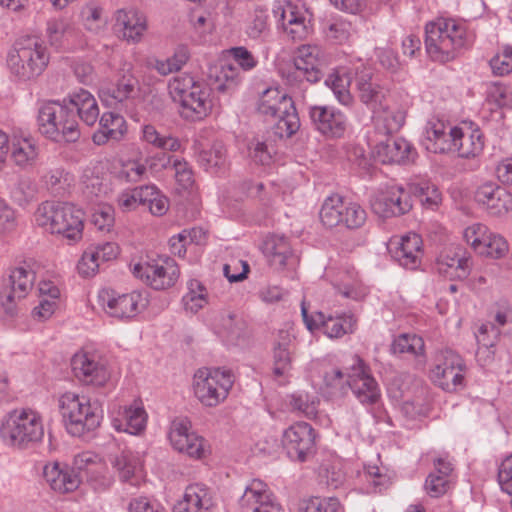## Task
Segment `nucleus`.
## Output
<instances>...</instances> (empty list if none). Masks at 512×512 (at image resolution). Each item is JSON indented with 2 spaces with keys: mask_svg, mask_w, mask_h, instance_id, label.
<instances>
[{
  "mask_svg": "<svg viewBox=\"0 0 512 512\" xmlns=\"http://www.w3.org/2000/svg\"><path fill=\"white\" fill-rule=\"evenodd\" d=\"M262 251L269 266L275 271L294 269L298 263L288 238L283 235H269L263 242Z\"/></svg>",
  "mask_w": 512,
  "mask_h": 512,
  "instance_id": "nucleus-30",
  "label": "nucleus"
},
{
  "mask_svg": "<svg viewBox=\"0 0 512 512\" xmlns=\"http://www.w3.org/2000/svg\"><path fill=\"white\" fill-rule=\"evenodd\" d=\"M268 14L264 9H255L246 25V34L251 39L263 38L268 32Z\"/></svg>",
  "mask_w": 512,
  "mask_h": 512,
  "instance_id": "nucleus-63",
  "label": "nucleus"
},
{
  "mask_svg": "<svg viewBox=\"0 0 512 512\" xmlns=\"http://www.w3.org/2000/svg\"><path fill=\"white\" fill-rule=\"evenodd\" d=\"M192 425L187 418H176L172 421L169 440L175 450L193 459L205 457L207 448L205 439L191 431Z\"/></svg>",
  "mask_w": 512,
  "mask_h": 512,
  "instance_id": "nucleus-21",
  "label": "nucleus"
},
{
  "mask_svg": "<svg viewBox=\"0 0 512 512\" xmlns=\"http://www.w3.org/2000/svg\"><path fill=\"white\" fill-rule=\"evenodd\" d=\"M466 364L460 354H440L430 369L431 381L446 392L465 386Z\"/></svg>",
  "mask_w": 512,
  "mask_h": 512,
  "instance_id": "nucleus-16",
  "label": "nucleus"
},
{
  "mask_svg": "<svg viewBox=\"0 0 512 512\" xmlns=\"http://www.w3.org/2000/svg\"><path fill=\"white\" fill-rule=\"evenodd\" d=\"M37 185L29 177H21L10 190V196L19 206L30 203L36 196Z\"/></svg>",
  "mask_w": 512,
  "mask_h": 512,
  "instance_id": "nucleus-53",
  "label": "nucleus"
},
{
  "mask_svg": "<svg viewBox=\"0 0 512 512\" xmlns=\"http://www.w3.org/2000/svg\"><path fill=\"white\" fill-rule=\"evenodd\" d=\"M142 140L154 148L164 151L177 152L181 150L180 140L170 134H160L157 129L151 125L142 127Z\"/></svg>",
  "mask_w": 512,
  "mask_h": 512,
  "instance_id": "nucleus-47",
  "label": "nucleus"
},
{
  "mask_svg": "<svg viewBox=\"0 0 512 512\" xmlns=\"http://www.w3.org/2000/svg\"><path fill=\"white\" fill-rule=\"evenodd\" d=\"M198 81L189 74H179L172 77L168 82V93L172 101L179 104Z\"/></svg>",
  "mask_w": 512,
  "mask_h": 512,
  "instance_id": "nucleus-52",
  "label": "nucleus"
},
{
  "mask_svg": "<svg viewBox=\"0 0 512 512\" xmlns=\"http://www.w3.org/2000/svg\"><path fill=\"white\" fill-rule=\"evenodd\" d=\"M72 371L86 384L103 386L110 378L106 360L100 354H73Z\"/></svg>",
  "mask_w": 512,
  "mask_h": 512,
  "instance_id": "nucleus-25",
  "label": "nucleus"
},
{
  "mask_svg": "<svg viewBox=\"0 0 512 512\" xmlns=\"http://www.w3.org/2000/svg\"><path fill=\"white\" fill-rule=\"evenodd\" d=\"M46 35L52 46L70 49L76 46L80 31L62 18H52L47 21Z\"/></svg>",
  "mask_w": 512,
  "mask_h": 512,
  "instance_id": "nucleus-43",
  "label": "nucleus"
},
{
  "mask_svg": "<svg viewBox=\"0 0 512 512\" xmlns=\"http://www.w3.org/2000/svg\"><path fill=\"white\" fill-rule=\"evenodd\" d=\"M239 505L252 512H283L268 485L260 479L249 482L239 499Z\"/></svg>",
  "mask_w": 512,
  "mask_h": 512,
  "instance_id": "nucleus-28",
  "label": "nucleus"
},
{
  "mask_svg": "<svg viewBox=\"0 0 512 512\" xmlns=\"http://www.w3.org/2000/svg\"><path fill=\"white\" fill-rule=\"evenodd\" d=\"M323 51L320 46L306 44L298 47L293 57V70L287 74L286 81L290 87H298L300 92L308 84L317 83L322 78L321 66Z\"/></svg>",
  "mask_w": 512,
  "mask_h": 512,
  "instance_id": "nucleus-11",
  "label": "nucleus"
},
{
  "mask_svg": "<svg viewBox=\"0 0 512 512\" xmlns=\"http://www.w3.org/2000/svg\"><path fill=\"white\" fill-rule=\"evenodd\" d=\"M410 192L414 193L420 199L423 207L435 210L442 202V195L439 189L428 181L412 183Z\"/></svg>",
  "mask_w": 512,
  "mask_h": 512,
  "instance_id": "nucleus-50",
  "label": "nucleus"
},
{
  "mask_svg": "<svg viewBox=\"0 0 512 512\" xmlns=\"http://www.w3.org/2000/svg\"><path fill=\"white\" fill-rule=\"evenodd\" d=\"M463 239L478 255L500 259L509 251L508 242L482 223H473L463 230Z\"/></svg>",
  "mask_w": 512,
  "mask_h": 512,
  "instance_id": "nucleus-13",
  "label": "nucleus"
},
{
  "mask_svg": "<svg viewBox=\"0 0 512 512\" xmlns=\"http://www.w3.org/2000/svg\"><path fill=\"white\" fill-rule=\"evenodd\" d=\"M152 192V184L137 186L122 190L117 196V204L123 212L136 210L146 205V200Z\"/></svg>",
  "mask_w": 512,
  "mask_h": 512,
  "instance_id": "nucleus-46",
  "label": "nucleus"
},
{
  "mask_svg": "<svg viewBox=\"0 0 512 512\" xmlns=\"http://www.w3.org/2000/svg\"><path fill=\"white\" fill-rule=\"evenodd\" d=\"M235 382L233 371L225 367H201L192 377V391L205 408H215L226 401Z\"/></svg>",
  "mask_w": 512,
  "mask_h": 512,
  "instance_id": "nucleus-8",
  "label": "nucleus"
},
{
  "mask_svg": "<svg viewBox=\"0 0 512 512\" xmlns=\"http://www.w3.org/2000/svg\"><path fill=\"white\" fill-rule=\"evenodd\" d=\"M453 150L458 156L465 159H476L482 155L485 140L480 128L470 122L454 126Z\"/></svg>",
  "mask_w": 512,
  "mask_h": 512,
  "instance_id": "nucleus-32",
  "label": "nucleus"
},
{
  "mask_svg": "<svg viewBox=\"0 0 512 512\" xmlns=\"http://www.w3.org/2000/svg\"><path fill=\"white\" fill-rule=\"evenodd\" d=\"M83 193L90 199L100 197L107 192V186L98 174L91 169H86L81 177Z\"/></svg>",
  "mask_w": 512,
  "mask_h": 512,
  "instance_id": "nucleus-60",
  "label": "nucleus"
},
{
  "mask_svg": "<svg viewBox=\"0 0 512 512\" xmlns=\"http://www.w3.org/2000/svg\"><path fill=\"white\" fill-rule=\"evenodd\" d=\"M353 364L348 368L349 390L363 405L375 404L380 398V390L376 380L371 376L369 368L354 354Z\"/></svg>",
  "mask_w": 512,
  "mask_h": 512,
  "instance_id": "nucleus-22",
  "label": "nucleus"
},
{
  "mask_svg": "<svg viewBox=\"0 0 512 512\" xmlns=\"http://www.w3.org/2000/svg\"><path fill=\"white\" fill-rule=\"evenodd\" d=\"M84 213L68 202L44 201L33 213V224L43 232L77 241L83 233Z\"/></svg>",
  "mask_w": 512,
  "mask_h": 512,
  "instance_id": "nucleus-3",
  "label": "nucleus"
},
{
  "mask_svg": "<svg viewBox=\"0 0 512 512\" xmlns=\"http://www.w3.org/2000/svg\"><path fill=\"white\" fill-rule=\"evenodd\" d=\"M185 492L202 512H208L214 506V493L203 483L190 484Z\"/></svg>",
  "mask_w": 512,
  "mask_h": 512,
  "instance_id": "nucleus-55",
  "label": "nucleus"
},
{
  "mask_svg": "<svg viewBox=\"0 0 512 512\" xmlns=\"http://www.w3.org/2000/svg\"><path fill=\"white\" fill-rule=\"evenodd\" d=\"M301 314L309 331L321 329L331 339L341 338L346 334L353 333L356 329L357 320L352 314L326 315L317 311L309 315L304 302L301 304Z\"/></svg>",
  "mask_w": 512,
  "mask_h": 512,
  "instance_id": "nucleus-17",
  "label": "nucleus"
},
{
  "mask_svg": "<svg viewBox=\"0 0 512 512\" xmlns=\"http://www.w3.org/2000/svg\"><path fill=\"white\" fill-rule=\"evenodd\" d=\"M59 409L68 433L73 436L81 437L100 425L101 415L85 396L66 392L59 398Z\"/></svg>",
  "mask_w": 512,
  "mask_h": 512,
  "instance_id": "nucleus-9",
  "label": "nucleus"
},
{
  "mask_svg": "<svg viewBox=\"0 0 512 512\" xmlns=\"http://www.w3.org/2000/svg\"><path fill=\"white\" fill-rule=\"evenodd\" d=\"M133 274L155 290L173 286L179 277V268L173 259L166 258L152 262L137 263Z\"/></svg>",
  "mask_w": 512,
  "mask_h": 512,
  "instance_id": "nucleus-19",
  "label": "nucleus"
},
{
  "mask_svg": "<svg viewBox=\"0 0 512 512\" xmlns=\"http://www.w3.org/2000/svg\"><path fill=\"white\" fill-rule=\"evenodd\" d=\"M43 436L42 417L33 409H14L2 419L0 437L10 447L27 449L40 442Z\"/></svg>",
  "mask_w": 512,
  "mask_h": 512,
  "instance_id": "nucleus-7",
  "label": "nucleus"
},
{
  "mask_svg": "<svg viewBox=\"0 0 512 512\" xmlns=\"http://www.w3.org/2000/svg\"><path fill=\"white\" fill-rule=\"evenodd\" d=\"M387 249L399 265L414 270L421 263L423 241L419 234L408 232L404 235L390 238Z\"/></svg>",
  "mask_w": 512,
  "mask_h": 512,
  "instance_id": "nucleus-23",
  "label": "nucleus"
},
{
  "mask_svg": "<svg viewBox=\"0 0 512 512\" xmlns=\"http://www.w3.org/2000/svg\"><path fill=\"white\" fill-rule=\"evenodd\" d=\"M256 109L259 114L274 121V133L280 138H289L300 128V118L292 97L277 87H269L260 94Z\"/></svg>",
  "mask_w": 512,
  "mask_h": 512,
  "instance_id": "nucleus-6",
  "label": "nucleus"
},
{
  "mask_svg": "<svg viewBox=\"0 0 512 512\" xmlns=\"http://www.w3.org/2000/svg\"><path fill=\"white\" fill-rule=\"evenodd\" d=\"M43 477L51 489L59 493L72 492L80 484L79 475L74 469L59 462L47 463L43 467Z\"/></svg>",
  "mask_w": 512,
  "mask_h": 512,
  "instance_id": "nucleus-39",
  "label": "nucleus"
},
{
  "mask_svg": "<svg viewBox=\"0 0 512 512\" xmlns=\"http://www.w3.org/2000/svg\"><path fill=\"white\" fill-rule=\"evenodd\" d=\"M105 106L134 115L141 102V92L138 80L132 75H125L116 84L103 88L99 93Z\"/></svg>",
  "mask_w": 512,
  "mask_h": 512,
  "instance_id": "nucleus-14",
  "label": "nucleus"
},
{
  "mask_svg": "<svg viewBox=\"0 0 512 512\" xmlns=\"http://www.w3.org/2000/svg\"><path fill=\"white\" fill-rule=\"evenodd\" d=\"M471 268V256L460 246L443 249L435 262L436 271L451 280L467 278Z\"/></svg>",
  "mask_w": 512,
  "mask_h": 512,
  "instance_id": "nucleus-29",
  "label": "nucleus"
},
{
  "mask_svg": "<svg viewBox=\"0 0 512 512\" xmlns=\"http://www.w3.org/2000/svg\"><path fill=\"white\" fill-rule=\"evenodd\" d=\"M355 82L359 100L372 113L374 129L380 135L397 132L405 123V112L388 105V90L373 81L372 72L361 61L355 63Z\"/></svg>",
  "mask_w": 512,
  "mask_h": 512,
  "instance_id": "nucleus-1",
  "label": "nucleus"
},
{
  "mask_svg": "<svg viewBox=\"0 0 512 512\" xmlns=\"http://www.w3.org/2000/svg\"><path fill=\"white\" fill-rule=\"evenodd\" d=\"M97 456L91 452H83L75 456L74 466L79 471H85L87 474H91L90 481L94 483L96 488L106 489L111 486L112 478L109 476H102L99 479L94 477L93 474L97 472L95 466H99L96 463Z\"/></svg>",
  "mask_w": 512,
  "mask_h": 512,
  "instance_id": "nucleus-49",
  "label": "nucleus"
},
{
  "mask_svg": "<svg viewBox=\"0 0 512 512\" xmlns=\"http://www.w3.org/2000/svg\"><path fill=\"white\" fill-rule=\"evenodd\" d=\"M424 340L415 333H402L394 337L391 352H423Z\"/></svg>",
  "mask_w": 512,
  "mask_h": 512,
  "instance_id": "nucleus-58",
  "label": "nucleus"
},
{
  "mask_svg": "<svg viewBox=\"0 0 512 512\" xmlns=\"http://www.w3.org/2000/svg\"><path fill=\"white\" fill-rule=\"evenodd\" d=\"M63 100H66V104L76 110L78 117L87 126H92L97 122L99 118L98 103L88 90L82 88L74 90Z\"/></svg>",
  "mask_w": 512,
  "mask_h": 512,
  "instance_id": "nucleus-41",
  "label": "nucleus"
},
{
  "mask_svg": "<svg viewBox=\"0 0 512 512\" xmlns=\"http://www.w3.org/2000/svg\"><path fill=\"white\" fill-rule=\"evenodd\" d=\"M467 43L466 25L456 19L438 17L425 25V49L433 61L453 60Z\"/></svg>",
  "mask_w": 512,
  "mask_h": 512,
  "instance_id": "nucleus-2",
  "label": "nucleus"
},
{
  "mask_svg": "<svg viewBox=\"0 0 512 512\" xmlns=\"http://www.w3.org/2000/svg\"><path fill=\"white\" fill-rule=\"evenodd\" d=\"M282 442L289 458L304 462L315 453L316 432L309 423L299 421L283 432Z\"/></svg>",
  "mask_w": 512,
  "mask_h": 512,
  "instance_id": "nucleus-18",
  "label": "nucleus"
},
{
  "mask_svg": "<svg viewBox=\"0 0 512 512\" xmlns=\"http://www.w3.org/2000/svg\"><path fill=\"white\" fill-rule=\"evenodd\" d=\"M147 418L142 402L136 400L131 405L120 407L111 423L118 432L140 435L146 428Z\"/></svg>",
  "mask_w": 512,
  "mask_h": 512,
  "instance_id": "nucleus-37",
  "label": "nucleus"
},
{
  "mask_svg": "<svg viewBox=\"0 0 512 512\" xmlns=\"http://www.w3.org/2000/svg\"><path fill=\"white\" fill-rule=\"evenodd\" d=\"M475 200L493 216H501L512 211V194L495 183L488 182L479 186Z\"/></svg>",
  "mask_w": 512,
  "mask_h": 512,
  "instance_id": "nucleus-34",
  "label": "nucleus"
},
{
  "mask_svg": "<svg viewBox=\"0 0 512 512\" xmlns=\"http://www.w3.org/2000/svg\"><path fill=\"white\" fill-rule=\"evenodd\" d=\"M98 300L109 316L119 319H131L148 305L147 294L138 290L122 293L112 288H104L99 291Z\"/></svg>",
  "mask_w": 512,
  "mask_h": 512,
  "instance_id": "nucleus-12",
  "label": "nucleus"
},
{
  "mask_svg": "<svg viewBox=\"0 0 512 512\" xmlns=\"http://www.w3.org/2000/svg\"><path fill=\"white\" fill-rule=\"evenodd\" d=\"M309 118L313 128L327 139L344 137L349 121L338 108L331 105H314L309 107Z\"/></svg>",
  "mask_w": 512,
  "mask_h": 512,
  "instance_id": "nucleus-20",
  "label": "nucleus"
},
{
  "mask_svg": "<svg viewBox=\"0 0 512 512\" xmlns=\"http://www.w3.org/2000/svg\"><path fill=\"white\" fill-rule=\"evenodd\" d=\"M39 132L47 139L57 143L76 142L80 137L77 116L69 109L66 100L43 101L37 112Z\"/></svg>",
  "mask_w": 512,
  "mask_h": 512,
  "instance_id": "nucleus-5",
  "label": "nucleus"
},
{
  "mask_svg": "<svg viewBox=\"0 0 512 512\" xmlns=\"http://www.w3.org/2000/svg\"><path fill=\"white\" fill-rule=\"evenodd\" d=\"M110 464L119 481L138 488L145 482V473L138 453L123 449L109 457Z\"/></svg>",
  "mask_w": 512,
  "mask_h": 512,
  "instance_id": "nucleus-27",
  "label": "nucleus"
},
{
  "mask_svg": "<svg viewBox=\"0 0 512 512\" xmlns=\"http://www.w3.org/2000/svg\"><path fill=\"white\" fill-rule=\"evenodd\" d=\"M489 66L495 76L502 77L512 73V45L499 47L490 59Z\"/></svg>",
  "mask_w": 512,
  "mask_h": 512,
  "instance_id": "nucleus-56",
  "label": "nucleus"
},
{
  "mask_svg": "<svg viewBox=\"0 0 512 512\" xmlns=\"http://www.w3.org/2000/svg\"><path fill=\"white\" fill-rule=\"evenodd\" d=\"M289 405L293 411L300 415L314 419L318 413L319 400L316 396L307 392L299 391L290 395Z\"/></svg>",
  "mask_w": 512,
  "mask_h": 512,
  "instance_id": "nucleus-51",
  "label": "nucleus"
},
{
  "mask_svg": "<svg viewBox=\"0 0 512 512\" xmlns=\"http://www.w3.org/2000/svg\"><path fill=\"white\" fill-rule=\"evenodd\" d=\"M197 160L206 172L217 175L226 167V148L223 143L214 142L210 147L200 150Z\"/></svg>",
  "mask_w": 512,
  "mask_h": 512,
  "instance_id": "nucleus-44",
  "label": "nucleus"
},
{
  "mask_svg": "<svg viewBox=\"0 0 512 512\" xmlns=\"http://www.w3.org/2000/svg\"><path fill=\"white\" fill-rule=\"evenodd\" d=\"M353 77H355V64L353 67H336L325 79V85L332 91L337 102L347 108H351L355 103L350 92Z\"/></svg>",
  "mask_w": 512,
  "mask_h": 512,
  "instance_id": "nucleus-40",
  "label": "nucleus"
},
{
  "mask_svg": "<svg viewBox=\"0 0 512 512\" xmlns=\"http://www.w3.org/2000/svg\"><path fill=\"white\" fill-rule=\"evenodd\" d=\"M375 139L374 152L380 162L403 164L414 159L416 152L406 139L391 138L390 135H380L374 129Z\"/></svg>",
  "mask_w": 512,
  "mask_h": 512,
  "instance_id": "nucleus-31",
  "label": "nucleus"
},
{
  "mask_svg": "<svg viewBox=\"0 0 512 512\" xmlns=\"http://www.w3.org/2000/svg\"><path fill=\"white\" fill-rule=\"evenodd\" d=\"M324 32L331 42L343 44L351 36V23L341 17H336L327 23Z\"/></svg>",
  "mask_w": 512,
  "mask_h": 512,
  "instance_id": "nucleus-57",
  "label": "nucleus"
},
{
  "mask_svg": "<svg viewBox=\"0 0 512 512\" xmlns=\"http://www.w3.org/2000/svg\"><path fill=\"white\" fill-rule=\"evenodd\" d=\"M300 512H344L336 497H312L301 506Z\"/></svg>",
  "mask_w": 512,
  "mask_h": 512,
  "instance_id": "nucleus-59",
  "label": "nucleus"
},
{
  "mask_svg": "<svg viewBox=\"0 0 512 512\" xmlns=\"http://www.w3.org/2000/svg\"><path fill=\"white\" fill-rule=\"evenodd\" d=\"M348 371L343 373L340 369L326 372L321 386L322 394L331 400L343 398L349 391Z\"/></svg>",
  "mask_w": 512,
  "mask_h": 512,
  "instance_id": "nucleus-45",
  "label": "nucleus"
},
{
  "mask_svg": "<svg viewBox=\"0 0 512 512\" xmlns=\"http://www.w3.org/2000/svg\"><path fill=\"white\" fill-rule=\"evenodd\" d=\"M273 15L278 24L294 40L302 39L308 34L307 11L303 5L292 1H282L274 5Z\"/></svg>",
  "mask_w": 512,
  "mask_h": 512,
  "instance_id": "nucleus-26",
  "label": "nucleus"
},
{
  "mask_svg": "<svg viewBox=\"0 0 512 512\" xmlns=\"http://www.w3.org/2000/svg\"><path fill=\"white\" fill-rule=\"evenodd\" d=\"M146 173L144 164L137 160L122 161L116 171V178L125 183L139 182Z\"/></svg>",
  "mask_w": 512,
  "mask_h": 512,
  "instance_id": "nucleus-62",
  "label": "nucleus"
},
{
  "mask_svg": "<svg viewBox=\"0 0 512 512\" xmlns=\"http://www.w3.org/2000/svg\"><path fill=\"white\" fill-rule=\"evenodd\" d=\"M81 17L87 30L98 33L102 30L107 20L102 15V8L95 4H87L82 8Z\"/></svg>",
  "mask_w": 512,
  "mask_h": 512,
  "instance_id": "nucleus-64",
  "label": "nucleus"
},
{
  "mask_svg": "<svg viewBox=\"0 0 512 512\" xmlns=\"http://www.w3.org/2000/svg\"><path fill=\"white\" fill-rule=\"evenodd\" d=\"M238 67L225 62L215 70V81L218 83L217 90L225 92L234 89L240 82Z\"/></svg>",
  "mask_w": 512,
  "mask_h": 512,
  "instance_id": "nucleus-54",
  "label": "nucleus"
},
{
  "mask_svg": "<svg viewBox=\"0 0 512 512\" xmlns=\"http://www.w3.org/2000/svg\"><path fill=\"white\" fill-rule=\"evenodd\" d=\"M188 59L189 53L187 49L185 47H180L171 57L165 60H156L154 67L161 75H168L180 70L186 64Z\"/></svg>",
  "mask_w": 512,
  "mask_h": 512,
  "instance_id": "nucleus-61",
  "label": "nucleus"
},
{
  "mask_svg": "<svg viewBox=\"0 0 512 512\" xmlns=\"http://www.w3.org/2000/svg\"><path fill=\"white\" fill-rule=\"evenodd\" d=\"M319 214L322 224L328 228L342 226L347 229H358L367 219V213L360 204L346 200L339 194L326 197Z\"/></svg>",
  "mask_w": 512,
  "mask_h": 512,
  "instance_id": "nucleus-10",
  "label": "nucleus"
},
{
  "mask_svg": "<svg viewBox=\"0 0 512 512\" xmlns=\"http://www.w3.org/2000/svg\"><path fill=\"white\" fill-rule=\"evenodd\" d=\"M372 211L381 218L398 217L412 209L410 191L391 184L378 189L370 199Z\"/></svg>",
  "mask_w": 512,
  "mask_h": 512,
  "instance_id": "nucleus-15",
  "label": "nucleus"
},
{
  "mask_svg": "<svg viewBox=\"0 0 512 512\" xmlns=\"http://www.w3.org/2000/svg\"><path fill=\"white\" fill-rule=\"evenodd\" d=\"M454 126L439 119L429 120L424 128L421 144L431 153H447L453 150Z\"/></svg>",
  "mask_w": 512,
  "mask_h": 512,
  "instance_id": "nucleus-35",
  "label": "nucleus"
},
{
  "mask_svg": "<svg viewBox=\"0 0 512 512\" xmlns=\"http://www.w3.org/2000/svg\"><path fill=\"white\" fill-rule=\"evenodd\" d=\"M41 265L34 259L28 258L20 261L17 265L10 267L7 271V277L1 280L11 293L26 298L31 292L36 279L40 276Z\"/></svg>",
  "mask_w": 512,
  "mask_h": 512,
  "instance_id": "nucleus-24",
  "label": "nucleus"
},
{
  "mask_svg": "<svg viewBox=\"0 0 512 512\" xmlns=\"http://www.w3.org/2000/svg\"><path fill=\"white\" fill-rule=\"evenodd\" d=\"M180 115L188 121H201L212 111L210 89L198 81L191 92L179 104Z\"/></svg>",
  "mask_w": 512,
  "mask_h": 512,
  "instance_id": "nucleus-33",
  "label": "nucleus"
},
{
  "mask_svg": "<svg viewBox=\"0 0 512 512\" xmlns=\"http://www.w3.org/2000/svg\"><path fill=\"white\" fill-rule=\"evenodd\" d=\"M49 63L47 47L38 38L18 39L6 56L11 76L18 82H29L39 77Z\"/></svg>",
  "mask_w": 512,
  "mask_h": 512,
  "instance_id": "nucleus-4",
  "label": "nucleus"
},
{
  "mask_svg": "<svg viewBox=\"0 0 512 512\" xmlns=\"http://www.w3.org/2000/svg\"><path fill=\"white\" fill-rule=\"evenodd\" d=\"M186 311L197 313L208 303L206 287L197 279H191L187 283V292L182 298Z\"/></svg>",
  "mask_w": 512,
  "mask_h": 512,
  "instance_id": "nucleus-48",
  "label": "nucleus"
},
{
  "mask_svg": "<svg viewBox=\"0 0 512 512\" xmlns=\"http://www.w3.org/2000/svg\"><path fill=\"white\" fill-rule=\"evenodd\" d=\"M100 128L93 134V142L103 145L108 140L119 141L127 132V123L122 115L105 112L99 119Z\"/></svg>",
  "mask_w": 512,
  "mask_h": 512,
  "instance_id": "nucleus-42",
  "label": "nucleus"
},
{
  "mask_svg": "<svg viewBox=\"0 0 512 512\" xmlns=\"http://www.w3.org/2000/svg\"><path fill=\"white\" fill-rule=\"evenodd\" d=\"M115 27L125 41L136 44L142 41L148 29L147 18L136 9H119L115 14Z\"/></svg>",
  "mask_w": 512,
  "mask_h": 512,
  "instance_id": "nucleus-36",
  "label": "nucleus"
},
{
  "mask_svg": "<svg viewBox=\"0 0 512 512\" xmlns=\"http://www.w3.org/2000/svg\"><path fill=\"white\" fill-rule=\"evenodd\" d=\"M40 154L37 141L30 135L14 134L10 142V158L21 170H29L36 166Z\"/></svg>",
  "mask_w": 512,
  "mask_h": 512,
  "instance_id": "nucleus-38",
  "label": "nucleus"
}]
</instances>
